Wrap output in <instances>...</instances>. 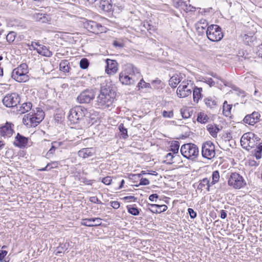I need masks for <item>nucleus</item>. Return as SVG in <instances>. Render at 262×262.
Wrapping results in <instances>:
<instances>
[{
    "label": "nucleus",
    "instance_id": "f257e3e1",
    "mask_svg": "<svg viewBox=\"0 0 262 262\" xmlns=\"http://www.w3.org/2000/svg\"><path fill=\"white\" fill-rule=\"evenodd\" d=\"M115 98L114 92L109 87H101L99 95L97 97V104L99 107L106 108L111 106Z\"/></svg>",
    "mask_w": 262,
    "mask_h": 262
},
{
    "label": "nucleus",
    "instance_id": "f03ea898",
    "mask_svg": "<svg viewBox=\"0 0 262 262\" xmlns=\"http://www.w3.org/2000/svg\"><path fill=\"white\" fill-rule=\"evenodd\" d=\"M28 73L27 64L26 63H22L13 70L11 77L17 82H25L29 80V77L27 75Z\"/></svg>",
    "mask_w": 262,
    "mask_h": 262
},
{
    "label": "nucleus",
    "instance_id": "7ed1b4c3",
    "mask_svg": "<svg viewBox=\"0 0 262 262\" xmlns=\"http://www.w3.org/2000/svg\"><path fill=\"white\" fill-rule=\"evenodd\" d=\"M182 155L190 160H194L199 155V148L198 146L193 143H187L183 144L180 149Z\"/></svg>",
    "mask_w": 262,
    "mask_h": 262
},
{
    "label": "nucleus",
    "instance_id": "20e7f679",
    "mask_svg": "<svg viewBox=\"0 0 262 262\" xmlns=\"http://www.w3.org/2000/svg\"><path fill=\"white\" fill-rule=\"evenodd\" d=\"M206 35L208 38L212 41H220L224 36L221 28L216 25H211L208 26L206 30Z\"/></svg>",
    "mask_w": 262,
    "mask_h": 262
},
{
    "label": "nucleus",
    "instance_id": "39448f33",
    "mask_svg": "<svg viewBox=\"0 0 262 262\" xmlns=\"http://www.w3.org/2000/svg\"><path fill=\"white\" fill-rule=\"evenodd\" d=\"M83 27L88 31L95 34H99L105 32L106 29L104 26H102L100 24L91 20H86L85 21L83 22Z\"/></svg>",
    "mask_w": 262,
    "mask_h": 262
},
{
    "label": "nucleus",
    "instance_id": "423d86ee",
    "mask_svg": "<svg viewBox=\"0 0 262 262\" xmlns=\"http://www.w3.org/2000/svg\"><path fill=\"white\" fill-rule=\"evenodd\" d=\"M84 111L81 106H76L70 110L68 115V119L72 123H77L85 116Z\"/></svg>",
    "mask_w": 262,
    "mask_h": 262
},
{
    "label": "nucleus",
    "instance_id": "0eeeda50",
    "mask_svg": "<svg viewBox=\"0 0 262 262\" xmlns=\"http://www.w3.org/2000/svg\"><path fill=\"white\" fill-rule=\"evenodd\" d=\"M202 155L207 159H211L214 157L215 155V146L211 141H207L202 144Z\"/></svg>",
    "mask_w": 262,
    "mask_h": 262
},
{
    "label": "nucleus",
    "instance_id": "6e6552de",
    "mask_svg": "<svg viewBox=\"0 0 262 262\" xmlns=\"http://www.w3.org/2000/svg\"><path fill=\"white\" fill-rule=\"evenodd\" d=\"M254 134L248 132L244 134L241 139L242 146L246 149L249 150L255 146Z\"/></svg>",
    "mask_w": 262,
    "mask_h": 262
},
{
    "label": "nucleus",
    "instance_id": "1a4fd4ad",
    "mask_svg": "<svg viewBox=\"0 0 262 262\" xmlns=\"http://www.w3.org/2000/svg\"><path fill=\"white\" fill-rule=\"evenodd\" d=\"M20 98L16 93L6 95L3 99V103L7 107H15L20 102Z\"/></svg>",
    "mask_w": 262,
    "mask_h": 262
},
{
    "label": "nucleus",
    "instance_id": "9d476101",
    "mask_svg": "<svg viewBox=\"0 0 262 262\" xmlns=\"http://www.w3.org/2000/svg\"><path fill=\"white\" fill-rule=\"evenodd\" d=\"M192 85L189 84L188 80L181 82L177 90V95L179 98L186 97L191 94Z\"/></svg>",
    "mask_w": 262,
    "mask_h": 262
},
{
    "label": "nucleus",
    "instance_id": "9b49d317",
    "mask_svg": "<svg viewBox=\"0 0 262 262\" xmlns=\"http://www.w3.org/2000/svg\"><path fill=\"white\" fill-rule=\"evenodd\" d=\"M95 96L93 90H86L78 95L77 100L80 103H89L94 99Z\"/></svg>",
    "mask_w": 262,
    "mask_h": 262
},
{
    "label": "nucleus",
    "instance_id": "f8f14e48",
    "mask_svg": "<svg viewBox=\"0 0 262 262\" xmlns=\"http://www.w3.org/2000/svg\"><path fill=\"white\" fill-rule=\"evenodd\" d=\"M106 66L105 67V72L109 75H114L118 71V63L115 60L107 59L105 60Z\"/></svg>",
    "mask_w": 262,
    "mask_h": 262
},
{
    "label": "nucleus",
    "instance_id": "ddd939ff",
    "mask_svg": "<svg viewBox=\"0 0 262 262\" xmlns=\"http://www.w3.org/2000/svg\"><path fill=\"white\" fill-rule=\"evenodd\" d=\"M13 124L7 122L4 125L0 127V135L4 138L11 137L13 133Z\"/></svg>",
    "mask_w": 262,
    "mask_h": 262
},
{
    "label": "nucleus",
    "instance_id": "4468645a",
    "mask_svg": "<svg viewBox=\"0 0 262 262\" xmlns=\"http://www.w3.org/2000/svg\"><path fill=\"white\" fill-rule=\"evenodd\" d=\"M260 114L257 112H254L251 114L247 115L243 119V122L250 125H253L257 123L260 118Z\"/></svg>",
    "mask_w": 262,
    "mask_h": 262
},
{
    "label": "nucleus",
    "instance_id": "2eb2a0df",
    "mask_svg": "<svg viewBox=\"0 0 262 262\" xmlns=\"http://www.w3.org/2000/svg\"><path fill=\"white\" fill-rule=\"evenodd\" d=\"M23 122L28 127H35L39 124L38 122H37L34 115L33 114H31L30 113L25 115L24 116Z\"/></svg>",
    "mask_w": 262,
    "mask_h": 262
},
{
    "label": "nucleus",
    "instance_id": "dca6fc26",
    "mask_svg": "<svg viewBox=\"0 0 262 262\" xmlns=\"http://www.w3.org/2000/svg\"><path fill=\"white\" fill-rule=\"evenodd\" d=\"M100 218L84 219L81 221V225L88 227L98 226L101 224Z\"/></svg>",
    "mask_w": 262,
    "mask_h": 262
},
{
    "label": "nucleus",
    "instance_id": "f3484780",
    "mask_svg": "<svg viewBox=\"0 0 262 262\" xmlns=\"http://www.w3.org/2000/svg\"><path fill=\"white\" fill-rule=\"evenodd\" d=\"M119 80L123 84L132 85L134 84L135 80L132 76L127 75L126 73L121 72L119 74Z\"/></svg>",
    "mask_w": 262,
    "mask_h": 262
},
{
    "label": "nucleus",
    "instance_id": "a211bd4d",
    "mask_svg": "<svg viewBox=\"0 0 262 262\" xmlns=\"http://www.w3.org/2000/svg\"><path fill=\"white\" fill-rule=\"evenodd\" d=\"M28 143V138L17 133L15 140L14 142V145L15 146L22 148L25 147Z\"/></svg>",
    "mask_w": 262,
    "mask_h": 262
},
{
    "label": "nucleus",
    "instance_id": "6ab92c4d",
    "mask_svg": "<svg viewBox=\"0 0 262 262\" xmlns=\"http://www.w3.org/2000/svg\"><path fill=\"white\" fill-rule=\"evenodd\" d=\"M148 209L152 213H160L161 212L166 211L167 209V207L165 205H158V204H148L147 205Z\"/></svg>",
    "mask_w": 262,
    "mask_h": 262
},
{
    "label": "nucleus",
    "instance_id": "aec40b11",
    "mask_svg": "<svg viewBox=\"0 0 262 262\" xmlns=\"http://www.w3.org/2000/svg\"><path fill=\"white\" fill-rule=\"evenodd\" d=\"M95 151L93 148H84L78 152L79 157L82 158H87L95 155Z\"/></svg>",
    "mask_w": 262,
    "mask_h": 262
},
{
    "label": "nucleus",
    "instance_id": "412c9836",
    "mask_svg": "<svg viewBox=\"0 0 262 262\" xmlns=\"http://www.w3.org/2000/svg\"><path fill=\"white\" fill-rule=\"evenodd\" d=\"M123 72L126 73L127 75H131V76L135 75L138 77L140 75L139 70L132 64H126Z\"/></svg>",
    "mask_w": 262,
    "mask_h": 262
},
{
    "label": "nucleus",
    "instance_id": "4be33fe9",
    "mask_svg": "<svg viewBox=\"0 0 262 262\" xmlns=\"http://www.w3.org/2000/svg\"><path fill=\"white\" fill-rule=\"evenodd\" d=\"M244 42L247 45L252 46L256 40V37L253 33H249L242 35Z\"/></svg>",
    "mask_w": 262,
    "mask_h": 262
},
{
    "label": "nucleus",
    "instance_id": "5701e85b",
    "mask_svg": "<svg viewBox=\"0 0 262 262\" xmlns=\"http://www.w3.org/2000/svg\"><path fill=\"white\" fill-rule=\"evenodd\" d=\"M182 79L183 77L181 74H175L170 78L169 84L172 88H175L179 83L182 82Z\"/></svg>",
    "mask_w": 262,
    "mask_h": 262
},
{
    "label": "nucleus",
    "instance_id": "b1692460",
    "mask_svg": "<svg viewBox=\"0 0 262 262\" xmlns=\"http://www.w3.org/2000/svg\"><path fill=\"white\" fill-rule=\"evenodd\" d=\"M99 7L102 10L109 12L112 10L113 5L111 3V0H100Z\"/></svg>",
    "mask_w": 262,
    "mask_h": 262
},
{
    "label": "nucleus",
    "instance_id": "393cba45",
    "mask_svg": "<svg viewBox=\"0 0 262 262\" xmlns=\"http://www.w3.org/2000/svg\"><path fill=\"white\" fill-rule=\"evenodd\" d=\"M206 105L210 108H215L217 106V99L214 97H208L204 99Z\"/></svg>",
    "mask_w": 262,
    "mask_h": 262
},
{
    "label": "nucleus",
    "instance_id": "a878e982",
    "mask_svg": "<svg viewBox=\"0 0 262 262\" xmlns=\"http://www.w3.org/2000/svg\"><path fill=\"white\" fill-rule=\"evenodd\" d=\"M174 1L177 3L178 7L184 11H191L190 5L188 4V0H174Z\"/></svg>",
    "mask_w": 262,
    "mask_h": 262
},
{
    "label": "nucleus",
    "instance_id": "bb28decb",
    "mask_svg": "<svg viewBox=\"0 0 262 262\" xmlns=\"http://www.w3.org/2000/svg\"><path fill=\"white\" fill-rule=\"evenodd\" d=\"M179 155H176L173 154V153L169 152L165 156V162H166L167 164H172L173 163H175L178 161L179 159Z\"/></svg>",
    "mask_w": 262,
    "mask_h": 262
},
{
    "label": "nucleus",
    "instance_id": "cd10ccee",
    "mask_svg": "<svg viewBox=\"0 0 262 262\" xmlns=\"http://www.w3.org/2000/svg\"><path fill=\"white\" fill-rule=\"evenodd\" d=\"M37 52L42 55L46 57H51L52 55V52L50 51L46 46H40L39 48L36 49Z\"/></svg>",
    "mask_w": 262,
    "mask_h": 262
},
{
    "label": "nucleus",
    "instance_id": "c85d7f7f",
    "mask_svg": "<svg viewBox=\"0 0 262 262\" xmlns=\"http://www.w3.org/2000/svg\"><path fill=\"white\" fill-rule=\"evenodd\" d=\"M196 186H197V189L201 191L204 189L209 191L210 187V181H201L199 184L196 183L193 184L194 187H195Z\"/></svg>",
    "mask_w": 262,
    "mask_h": 262
},
{
    "label": "nucleus",
    "instance_id": "c756f323",
    "mask_svg": "<svg viewBox=\"0 0 262 262\" xmlns=\"http://www.w3.org/2000/svg\"><path fill=\"white\" fill-rule=\"evenodd\" d=\"M207 129L213 137H216L218 132L220 131L219 127L215 124H208Z\"/></svg>",
    "mask_w": 262,
    "mask_h": 262
},
{
    "label": "nucleus",
    "instance_id": "7c9ffc66",
    "mask_svg": "<svg viewBox=\"0 0 262 262\" xmlns=\"http://www.w3.org/2000/svg\"><path fill=\"white\" fill-rule=\"evenodd\" d=\"M32 107V104L30 102H25L22 104L20 108L18 110V113L24 114L30 111Z\"/></svg>",
    "mask_w": 262,
    "mask_h": 262
},
{
    "label": "nucleus",
    "instance_id": "2f4dec72",
    "mask_svg": "<svg viewBox=\"0 0 262 262\" xmlns=\"http://www.w3.org/2000/svg\"><path fill=\"white\" fill-rule=\"evenodd\" d=\"M202 88L195 86L193 91V97L194 102H198L199 100L202 98Z\"/></svg>",
    "mask_w": 262,
    "mask_h": 262
},
{
    "label": "nucleus",
    "instance_id": "473e14b6",
    "mask_svg": "<svg viewBox=\"0 0 262 262\" xmlns=\"http://www.w3.org/2000/svg\"><path fill=\"white\" fill-rule=\"evenodd\" d=\"M232 105L229 104L227 101H225L223 103V114L226 117H230L231 113V110L232 108Z\"/></svg>",
    "mask_w": 262,
    "mask_h": 262
},
{
    "label": "nucleus",
    "instance_id": "72a5a7b5",
    "mask_svg": "<svg viewBox=\"0 0 262 262\" xmlns=\"http://www.w3.org/2000/svg\"><path fill=\"white\" fill-rule=\"evenodd\" d=\"M70 63L67 60H62L59 63V70L64 73H68L70 69Z\"/></svg>",
    "mask_w": 262,
    "mask_h": 262
},
{
    "label": "nucleus",
    "instance_id": "f704fd0d",
    "mask_svg": "<svg viewBox=\"0 0 262 262\" xmlns=\"http://www.w3.org/2000/svg\"><path fill=\"white\" fill-rule=\"evenodd\" d=\"M228 185L235 189H240L246 185L245 181H228Z\"/></svg>",
    "mask_w": 262,
    "mask_h": 262
},
{
    "label": "nucleus",
    "instance_id": "c9c22d12",
    "mask_svg": "<svg viewBox=\"0 0 262 262\" xmlns=\"http://www.w3.org/2000/svg\"><path fill=\"white\" fill-rule=\"evenodd\" d=\"M60 145V143L54 142L52 143V146L49 151L46 154V157L47 158H50L53 155L55 150L58 148Z\"/></svg>",
    "mask_w": 262,
    "mask_h": 262
},
{
    "label": "nucleus",
    "instance_id": "e433bc0d",
    "mask_svg": "<svg viewBox=\"0 0 262 262\" xmlns=\"http://www.w3.org/2000/svg\"><path fill=\"white\" fill-rule=\"evenodd\" d=\"M33 17L36 21L42 23H45L48 21V17L45 14L36 13L34 15Z\"/></svg>",
    "mask_w": 262,
    "mask_h": 262
},
{
    "label": "nucleus",
    "instance_id": "4c0bfd02",
    "mask_svg": "<svg viewBox=\"0 0 262 262\" xmlns=\"http://www.w3.org/2000/svg\"><path fill=\"white\" fill-rule=\"evenodd\" d=\"M37 122L39 123L44 118L45 113L39 107L36 108V113H33Z\"/></svg>",
    "mask_w": 262,
    "mask_h": 262
},
{
    "label": "nucleus",
    "instance_id": "58836bf2",
    "mask_svg": "<svg viewBox=\"0 0 262 262\" xmlns=\"http://www.w3.org/2000/svg\"><path fill=\"white\" fill-rule=\"evenodd\" d=\"M37 122L39 123L44 118L45 113L39 107L36 108V113H33Z\"/></svg>",
    "mask_w": 262,
    "mask_h": 262
},
{
    "label": "nucleus",
    "instance_id": "ea45409f",
    "mask_svg": "<svg viewBox=\"0 0 262 262\" xmlns=\"http://www.w3.org/2000/svg\"><path fill=\"white\" fill-rule=\"evenodd\" d=\"M180 147V144L178 141H172L170 146L169 150L172 152V153L176 155H179L178 151Z\"/></svg>",
    "mask_w": 262,
    "mask_h": 262
},
{
    "label": "nucleus",
    "instance_id": "a19ab883",
    "mask_svg": "<svg viewBox=\"0 0 262 262\" xmlns=\"http://www.w3.org/2000/svg\"><path fill=\"white\" fill-rule=\"evenodd\" d=\"M254 155L257 160L262 158V143H259L254 150Z\"/></svg>",
    "mask_w": 262,
    "mask_h": 262
},
{
    "label": "nucleus",
    "instance_id": "79ce46f5",
    "mask_svg": "<svg viewBox=\"0 0 262 262\" xmlns=\"http://www.w3.org/2000/svg\"><path fill=\"white\" fill-rule=\"evenodd\" d=\"M227 177H229V180H244L243 178L237 172L228 173Z\"/></svg>",
    "mask_w": 262,
    "mask_h": 262
},
{
    "label": "nucleus",
    "instance_id": "37998d69",
    "mask_svg": "<svg viewBox=\"0 0 262 262\" xmlns=\"http://www.w3.org/2000/svg\"><path fill=\"white\" fill-rule=\"evenodd\" d=\"M209 118L204 113H200L198 115L197 121L201 123H206L208 122Z\"/></svg>",
    "mask_w": 262,
    "mask_h": 262
},
{
    "label": "nucleus",
    "instance_id": "c03bdc74",
    "mask_svg": "<svg viewBox=\"0 0 262 262\" xmlns=\"http://www.w3.org/2000/svg\"><path fill=\"white\" fill-rule=\"evenodd\" d=\"M142 26L147 31H150V33L151 31H154L156 30V27L152 25L150 21H144L142 23Z\"/></svg>",
    "mask_w": 262,
    "mask_h": 262
},
{
    "label": "nucleus",
    "instance_id": "a18cd8bd",
    "mask_svg": "<svg viewBox=\"0 0 262 262\" xmlns=\"http://www.w3.org/2000/svg\"><path fill=\"white\" fill-rule=\"evenodd\" d=\"M69 244L66 243L60 244L56 249V255H57L59 253H63L66 251L68 248Z\"/></svg>",
    "mask_w": 262,
    "mask_h": 262
},
{
    "label": "nucleus",
    "instance_id": "49530a36",
    "mask_svg": "<svg viewBox=\"0 0 262 262\" xmlns=\"http://www.w3.org/2000/svg\"><path fill=\"white\" fill-rule=\"evenodd\" d=\"M58 166V162L56 161L48 163L46 166L42 169H40L41 171H48L52 168H57Z\"/></svg>",
    "mask_w": 262,
    "mask_h": 262
},
{
    "label": "nucleus",
    "instance_id": "de8ad7c7",
    "mask_svg": "<svg viewBox=\"0 0 262 262\" xmlns=\"http://www.w3.org/2000/svg\"><path fill=\"white\" fill-rule=\"evenodd\" d=\"M143 174H144L146 177L145 178H143V177L140 178L141 174H133L132 175L133 178H129V179H139V180H144V181L148 180L149 179H151L149 177V176L152 175V174H151L150 173H143Z\"/></svg>",
    "mask_w": 262,
    "mask_h": 262
},
{
    "label": "nucleus",
    "instance_id": "09e8293b",
    "mask_svg": "<svg viewBox=\"0 0 262 262\" xmlns=\"http://www.w3.org/2000/svg\"><path fill=\"white\" fill-rule=\"evenodd\" d=\"M208 22L206 19H201L196 24L197 28L198 29H201L202 30H205L208 27Z\"/></svg>",
    "mask_w": 262,
    "mask_h": 262
},
{
    "label": "nucleus",
    "instance_id": "8fccbe9b",
    "mask_svg": "<svg viewBox=\"0 0 262 262\" xmlns=\"http://www.w3.org/2000/svg\"><path fill=\"white\" fill-rule=\"evenodd\" d=\"M127 209L128 212L133 215H138L139 214V210L137 207L132 206H127Z\"/></svg>",
    "mask_w": 262,
    "mask_h": 262
},
{
    "label": "nucleus",
    "instance_id": "3c124183",
    "mask_svg": "<svg viewBox=\"0 0 262 262\" xmlns=\"http://www.w3.org/2000/svg\"><path fill=\"white\" fill-rule=\"evenodd\" d=\"M119 129L121 134L122 137L124 139L127 138L128 137L127 135V129L124 127L123 124H120L119 126Z\"/></svg>",
    "mask_w": 262,
    "mask_h": 262
},
{
    "label": "nucleus",
    "instance_id": "603ef678",
    "mask_svg": "<svg viewBox=\"0 0 262 262\" xmlns=\"http://www.w3.org/2000/svg\"><path fill=\"white\" fill-rule=\"evenodd\" d=\"M80 67L82 69H86L89 66V61L88 59L83 58L79 62Z\"/></svg>",
    "mask_w": 262,
    "mask_h": 262
},
{
    "label": "nucleus",
    "instance_id": "864d4df0",
    "mask_svg": "<svg viewBox=\"0 0 262 262\" xmlns=\"http://www.w3.org/2000/svg\"><path fill=\"white\" fill-rule=\"evenodd\" d=\"M149 184V181H140V183L139 185L137 184H132L131 185V187L132 188H129L128 189L125 190L126 191H133L134 189H135V187H138L139 185H146Z\"/></svg>",
    "mask_w": 262,
    "mask_h": 262
},
{
    "label": "nucleus",
    "instance_id": "5fc2aeb1",
    "mask_svg": "<svg viewBox=\"0 0 262 262\" xmlns=\"http://www.w3.org/2000/svg\"><path fill=\"white\" fill-rule=\"evenodd\" d=\"M150 86V84L149 83L145 82L143 79H141L140 82L138 83V86L139 89L140 88H148Z\"/></svg>",
    "mask_w": 262,
    "mask_h": 262
},
{
    "label": "nucleus",
    "instance_id": "6e6d98bb",
    "mask_svg": "<svg viewBox=\"0 0 262 262\" xmlns=\"http://www.w3.org/2000/svg\"><path fill=\"white\" fill-rule=\"evenodd\" d=\"M162 116L164 118H171L173 116V111H163L162 112Z\"/></svg>",
    "mask_w": 262,
    "mask_h": 262
},
{
    "label": "nucleus",
    "instance_id": "4d7b16f0",
    "mask_svg": "<svg viewBox=\"0 0 262 262\" xmlns=\"http://www.w3.org/2000/svg\"><path fill=\"white\" fill-rule=\"evenodd\" d=\"M15 37V35L14 32H11L7 34L6 39L9 42H12L14 40Z\"/></svg>",
    "mask_w": 262,
    "mask_h": 262
},
{
    "label": "nucleus",
    "instance_id": "13d9d810",
    "mask_svg": "<svg viewBox=\"0 0 262 262\" xmlns=\"http://www.w3.org/2000/svg\"><path fill=\"white\" fill-rule=\"evenodd\" d=\"M220 173L219 171L215 170L212 172V180H219L220 179Z\"/></svg>",
    "mask_w": 262,
    "mask_h": 262
},
{
    "label": "nucleus",
    "instance_id": "bf43d9fd",
    "mask_svg": "<svg viewBox=\"0 0 262 262\" xmlns=\"http://www.w3.org/2000/svg\"><path fill=\"white\" fill-rule=\"evenodd\" d=\"M188 212L191 219H194L196 216V213L192 209L188 208Z\"/></svg>",
    "mask_w": 262,
    "mask_h": 262
},
{
    "label": "nucleus",
    "instance_id": "052dcab7",
    "mask_svg": "<svg viewBox=\"0 0 262 262\" xmlns=\"http://www.w3.org/2000/svg\"><path fill=\"white\" fill-rule=\"evenodd\" d=\"M111 206L115 209H117L120 207V203L118 201L111 202Z\"/></svg>",
    "mask_w": 262,
    "mask_h": 262
},
{
    "label": "nucleus",
    "instance_id": "680f3d73",
    "mask_svg": "<svg viewBox=\"0 0 262 262\" xmlns=\"http://www.w3.org/2000/svg\"><path fill=\"white\" fill-rule=\"evenodd\" d=\"M123 199L124 201H127L128 202H130L132 200H134V201H136L137 200V198H135L134 196L132 195L125 196L123 198Z\"/></svg>",
    "mask_w": 262,
    "mask_h": 262
},
{
    "label": "nucleus",
    "instance_id": "e2e57ef3",
    "mask_svg": "<svg viewBox=\"0 0 262 262\" xmlns=\"http://www.w3.org/2000/svg\"><path fill=\"white\" fill-rule=\"evenodd\" d=\"M159 198V196L157 194H152L149 196V200L150 201L154 202L157 201V199Z\"/></svg>",
    "mask_w": 262,
    "mask_h": 262
},
{
    "label": "nucleus",
    "instance_id": "0e129e2a",
    "mask_svg": "<svg viewBox=\"0 0 262 262\" xmlns=\"http://www.w3.org/2000/svg\"><path fill=\"white\" fill-rule=\"evenodd\" d=\"M90 201L92 202L98 203V204H102L101 202L96 196L91 197Z\"/></svg>",
    "mask_w": 262,
    "mask_h": 262
},
{
    "label": "nucleus",
    "instance_id": "69168bd1",
    "mask_svg": "<svg viewBox=\"0 0 262 262\" xmlns=\"http://www.w3.org/2000/svg\"><path fill=\"white\" fill-rule=\"evenodd\" d=\"M7 251L6 250L0 251V261L3 260L4 257L7 254Z\"/></svg>",
    "mask_w": 262,
    "mask_h": 262
},
{
    "label": "nucleus",
    "instance_id": "338daca9",
    "mask_svg": "<svg viewBox=\"0 0 262 262\" xmlns=\"http://www.w3.org/2000/svg\"><path fill=\"white\" fill-rule=\"evenodd\" d=\"M256 54L259 57L262 58V45L258 47Z\"/></svg>",
    "mask_w": 262,
    "mask_h": 262
},
{
    "label": "nucleus",
    "instance_id": "774afa93",
    "mask_svg": "<svg viewBox=\"0 0 262 262\" xmlns=\"http://www.w3.org/2000/svg\"><path fill=\"white\" fill-rule=\"evenodd\" d=\"M113 45L115 47H118V48H122L123 47V43H122L121 42H119V41H118L117 40L114 41Z\"/></svg>",
    "mask_w": 262,
    "mask_h": 262
}]
</instances>
